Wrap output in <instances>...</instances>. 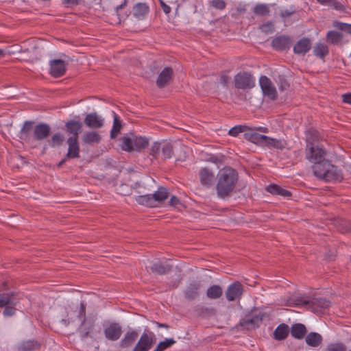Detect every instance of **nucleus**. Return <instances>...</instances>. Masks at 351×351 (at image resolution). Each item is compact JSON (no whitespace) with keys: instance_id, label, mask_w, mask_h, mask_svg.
Instances as JSON below:
<instances>
[{"instance_id":"f257e3e1","label":"nucleus","mask_w":351,"mask_h":351,"mask_svg":"<svg viewBox=\"0 0 351 351\" xmlns=\"http://www.w3.org/2000/svg\"><path fill=\"white\" fill-rule=\"evenodd\" d=\"M238 181V173L232 167L221 169L217 174L216 190L217 195L225 198L233 191Z\"/></svg>"},{"instance_id":"f03ea898","label":"nucleus","mask_w":351,"mask_h":351,"mask_svg":"<svg viewBox=\"0 0 351 351\" xmlns=\"http://www.w3.org/2000/svg\"><path fill=\"white\" fill-rule=\"evenodd\" d=\"M121 148L122 150L131 152H140L149 145V139L145 136H135L130 133L126 134L120 138Z\"/></svg>"},{"instance_id":"7ed1b4c3","label":"nucleus","mask_w":351,"mask_h":351,"mask_svg":"<svg viewBox=\"0 0 351 351\" xmlns=\"http://www.w3.org/2000/svg\"><path fill=\"white\" fill-rule=\"evenodd\" d=\"M149 154L155 160L160 158L163 160L170 159L173 156V147L170 142H154L149 149Z\"/></svg>"},{"instance_id":"20e7f679","label":"nucleus","mask_w":351,"mask_h":351,"mask_svg":"<svg viewBox=\"0 0 351 351\" xmlns=\"http://www.w3.org/2000/svg\"><path fill=\"white\" fill-rule=\"evenodd\" d=\"M256 131L263 132V133H267L269 132V129L267 127H256V128H250L248 127V130L246 132L243 134V138L256 145L258 146H264L265 141L266 138V135L260 134L256 132Z\"/></svg>"},{"instance_id":"39448f33","label":"nucleus","mask_w":351,"mask_h":351,"mask_svg":"<svg viewBox=\"0 0 351 351\" xmlns=\"http://www.w3.org/2000/svg\"><path fill=\"white\" fill-rule=\"evenodd\" d=\"M234 84L237 89H251L255 86V78L249 72L241 71L235 75Z\"/></svg>"},{"instance_id":"423d86ee","label":"nucleus","mask_w":351,"mask_h":351,"mask_svg":"<svg viewBox=\"0 0 351 351\" xmlns=\"http://www.w3.org/2000/svg\"><path fill=\"white\" fill-rule=\"evenodd\" d=\"M156 342V336L154 332H143L132 351H149Z\"/></svg>"},{"instance_id":"0eeeda50","label":"nucleus","mask_w":351,"mask_h":351,"mask_svg":"<svg viewBox=\"0 0 351 351\" xmlns=\"http://www.w3.org/2000/svg\"><path fill=\"white\" fill-rule=\"evenodd\" d=\"M326 154V150L319 146L314 147L313 143L307 140V149L306 158L311 162H319L324 159V156Z\"/></svg>"},{"instance_id":"6e6552de","label":"nucleus","mask_w":351,"mask_h":351,"mask_svg":"<svg viewBox=\"0 0 351 351\" xmlns=\"http://www.w3.org/2000/svg\"><path fill=\"white\" fill-rule=\"evenodd\" d=\"M122 327L117 322H110L104 328V335L106 339L116 341L122 335Z\"/></svg>"},{"instance_id":"1a4fd4ad","label":"nucleus","mask_w":351,"mask_h":351,"mask_svg":"<svg viewBox=\"0 0 351 351\" xmlns=\"http://www.w3.org/2000/svg\"><path fill=\"white\" fill-rule=\"evenodd\" d=\"M259 84L263 93L272 100L277 97V91L271 80L265 75H262L259 79Z\"/></svg>"},{"instance_id":"9d476101","label":"nucleus","mask_w":351,"mask_h":351,"mask_svg":"<svg viewBox=\"0 0 351 351\" xmlns=\"http://www.w3.org/2000/svg\"><path fill=\"white\" fill-rule=\"evenodd\" d=\"M34 122L25 121L19 132V138L22 143L31 145L34 143V134H32Z\"/></svg>"},{"instance_id":"9b49d317","label":"nucleus","mask_w":351,"mask_h":351,"mask_svg":"<svg viewBox=\"0 0 351 351\" xmlns=\"http://www.w3.org/2000/svg\"><path fill=\"white\" fill-rule=\"evenodd\" d=\"M243 293V287L239 281L230 284L226 291V298L228 302L240 300Z\"/></svg>"},{"instance_id":"f8f14e48","label":"nucleus","mask_w":351,"mask_h":351,"mask_svg":"<svg viewBox=\"0 0 351 351\" xmlns=\"http://www.w3.org/2000/svg\"><path fill=\"white\" fill-rule=\"evenodd\" d=\"M292 43V39L287 35H280L274 37L271 43L274 49L278 51L289 50Z\"/></svg>"},{"instance_id":"ddd939ff","label":"nucleus","mask_w":351,"mask_h":351,"mask_svg":"<svg viewBox=\"0 0 351 351\" xmlns=\"http://www.w3.org/2000/svg\"><path fill=\"white\" fill-rule=\"evenodd\" d=\"M49 73L54 77H60L66 72V63L60 59H56L50 61Z\"/></svg>"},{"instance_id":"4468645a","label":"nucleus","mask_w":351,"mask_h":351,"mask_svg":"<svg viewBox=\"0 0 351 351\" xmlns=\"http://www.w3.org/2000/svg\"><path fill=\"white\" fill-rule=\"evenodd\" d=\"M84 122L90 128L99 129L104 126V119L96 112H91L85 117Z\"/></svg>"},{"instance_id":"2eb2a0df","label":"nucleus","mask_w":351,"mask_h":351,"mask_svg":"<svg viewBox=\"0 0 351 351\" xmlns=\"http://www.w3.org/2000/svg\"><path fill=\"white\" fill-rule=\"evenodd\" d=\"M326 176L323 178L324 180L326 182H333V181H341L343 179V174L340 169L337 168V167L331 164L329 161L328 165V169L325 173Z\"/></svg>"},{"instance_id":"dca6fc26","label":"nucleus","mask_w":351,"mask_h":351,"mask_svg":"<svg viewBox=\"0 0 351 351\" xmlns=\"http://www.w3.org/2000/svg\"><path fill=\"white\" fill-rule=\"evenodd\" d=\"M68 151L66 157L69 159L78 158L80 154V148L77 137L68 138Z\"/></svg>"},{"instance_id":"f3484780","label":"nucleus","mask_w":351,"mask_h":351,"mask_svg":"<svg viewBox=\"0 0 351 351\" xmlns=\"http://www.w3.org/2000/svg\"><path fill=\"white\" fill-rule=\"evenodd\" d=\"M138 337V332L137 330L132 328L128 329L119 342L120 347L122 348H128L132 346Z\"/></svg>"},{"instance_id":"a211bd4d","label":"nucleus","mask_w":351,"mask_h":351,"mask_svg":"<svg viewBox=\"0 0 351 351\" xmlns=\"http://www.w3.org/2000/svg\"><path fill=\"white\" fill-rule=\"evenodd\" d=\"M51 132V128L46 123H39L34 128V141H41L47 138Z\"/></svg>"},{"instance_id":"6ab92c4d","label":"nucleus","mask_w":351,"mask_h":351,"mask_svg":"<svg viewBox=\"0 0 351 351\" xmlns=\"http://www.w3.org/2000/svg\"><path fill=\"white\" fill-rule=\"evenodd\" d=\"M173 70L170 67L164 68L160 73L157 80L156 85L158 88H162L167 86L172 79Z\"/></svg>"},{"instance_id":"aec40b11","label":"nucleus","mask_w":351,"mask_h":351,"mask_svg":"<svg viewBox=\"0 0 351 351\" xmlns=\"http://www.w3.org/2000/svg\"><path fill=\"white\" fill-rule=\"evenodd\" d=\"M199 181L203 186H210L215 179L214 173L209 169L204 167L202 168L199 171Z\"/></svg>"},{"instance_id":"412c9836","label":"nucleus","mask_w":351,"mask_h":351,"mask_svg":"<svg viewBox=\"0 0 351 351\" xmlns=\"http://www.w3.org/2000/svg\"><path fill=\"white\" fill-rule=\"evenodd\" d=\"M201 288V283L194 281L188 285L184 291V296L186 299L193 300L199 295V290Z\"/></svg>"},{"instance_id":"4be33fe9","label":"nucleus","mask_w":351,"mask_h":351,"mask_svg":"<svg viewBox=\"0 0 351 351\" xmlns=\"http://www.w3.org/2000/svg\"><path fill=\"white\" fill-rule=\"evenodd\" d=\"M149 12V7L145 3H137L132 8L133 16L138 19L143 20Z\"/></svg>"},{"instance_id":"5701e85b","label":"nucleus","mask_w":351,"mask_h":351,"mask_svg":"<svg viewBox=\"0 0 351 351\" xmlns=\"http://www.w3.org/2000/svg\"><path fill=\"white\" fill-rule=\"evenodd\" d=\"M329 160H323L322 161H319V162H315L312 166L313 174L319 180H323L324 176H326L325 173L328 169Z\"/></svg>"},{"instance_id":"b1692460","label":"nucleus","mask_w":351,"mask_h":351,"mask_svg":"<svg viewBox=\"0 0 351 351\" xmlns=\"http://www.w3.org/2000/svg\"><path fill=\"white\" fill-rule=\"evenodd\" d=\"M313 311L315 313H324L330 305V302L324 298H315L310 302Z\"/></svg>"},{"instance_id":"393cba45","label":"nucleus","mask_w":351,"mask_h":351,"mask_svg":"<svg viewBox=\"0 0 351 351\" xmlns=\"http://www.w3.org/2000/svg\"><path fill=\"white\" fill-rule=\"evenodd\" d=\"M287 146V142L284 139H277L274 138L266 136L263 147L269 149L273 148L278 150H283Z\"/></svg>"},{"instance_id":"a878e982","label":"nucleus","mask_w":351,"mask_h":351,"mask_svg":"<svg viewBox=\"0 0 351 351\" xmlns=\"http://www.w3.org/2000/svg\"><path fill=\"white\" fill-rule=\"evenodd\" d=\"M311 40L307 38H302L299 40L293 47V51L296 54H305L311 49Z\"/></svg>"},{"instance_id":"bb28decb","label":"nucleus","mask_w":351,"mask_h":351,"mask_svg":"<svg viewBox=\"0 0 351 351\" xmlns=\"http://www.w3.org/2000/svg\"><path fill=\"white\" fill-rule=\"evenodd\" d=\"M65 127L66 131L72 134L71 137H77L78 138V135L82 132V123L79 121L75 120H69L66 122Z\"/></svg>"},{"instance_id":"cd10ccee","label":"nucleus","mask_w":351,"mask_h":351,"mask_svg":"<svg viewBox=\"0 0 351 351\" xmlns=\"http://www.w3.org/2000/svg\"><path fill=\"white\" fill-rule=\"evenodd\" d=\"M291 336L297 339H302L306 332L307 330L306 326L300 323L293 324L291 327Z\"/></svg>"},{"instance_id":"c85d7f7f","label":"nucleus","mask_w":351,"mask_h":351,"mask_svg":"<svg viewBox=\"0 0 351 351\" xmlns=\"http://www.w3.org/2000/svg\"><path fill=\"white\" fill-rule=\"evenodd\" d=\"M149 268V270L154 274L164 275L171 270L172 265L169 264H162L160 262H157L152 264Z\"/></svg>"},{"instance_id":"c756f323","label":"nucleus","mask_w":351,"mask_h":351,"mask_svg":"<svg viewBox=\"0 0 351 351\" xmlns=\"http://www.w3.org/2000/svg\"><path fill=\"white\" fill-rule=\"evenodd\" d=\"M289 328L286 324H281L277 326L274 332V338L278 341L285 340L289 335Z\"/></svg>"},{"instance_id":"7c9ffc66","label":"nucleus","mask_w":351,"mask_h":351,"mask_svg":"<svg viewBox=\"0 0 351 351\" xmlns=\"http://www.w3.org/2000/svg\"><path fill=\"white\" fill-rule=\"evenodd\" d=\"M323 338L321 335L315 332H309L305 339L306 344L311 347H318L321 345Z\"/></svg>"},{"instance_id":"2f4dec72","label":"nucleus","mask_w":351,"mask_h":351,"mask_svg":"<svg viewBox=\"0 0 351 351\" xmlns=\"http://www.w3.org/2000/svg\"><path fill=\"white\" fill-rule=\"evenodd\" d=\"M136 202L142 206L147 207H156L154 197L152 194H147L143 195H138L135 197Z\"/></svg>"},{"instance_id":"473e14b6","label":"nucleus","mask_w":351,"mask_h":351,"mask_svg":"<svg viewBox=\"0 0 351 351\" xmlns=\"http://www.w3.org/2000/svg\"><path fill=\"white\" fill-rule=\"evenodd\" d=\"M267 191L272 195H278L282 197H290L291 196V193L280 186L274 184H269L267 186L266 189Z\"/></svg>"},{"instance_id":"72a5a7b5","label":"nucleus","mask_w":351,"mask_h":351,"mask_svg":"<svg viewBox=\"0 0 351 351\" xmlns=\"http://www.w3.org/2000/svg\"><path fill=\"white\" fill-rule=\"evenodd\" d=\"M40 348V343L36 340H27L19 346V351H34Z\"/></svg>"},{"instance_id":"f704fd0d","label":"nucleus","mask_w":351,"mask_h":351,"mask_svg":"<svg viewBox=\"0 0 351 351\" xmlns=\"http://www.w3.org/2000/svg\"><path fill=\"white\" fill-rule=\"evenodd\" d=\"M326 38L330 44L338 45L342 42L343 36L341 32L337 31H329L326 34Z\"/></svg>"},{"instance_id":"c9c22d12","label":"nucleus","mask_w":351,"mask_h":351,"mask_svg":"<svg viewBox=\"0 0 351 351\" xmlns=\"http://www.w3.org/2000/svg\"><path fill=\"white\" fill-rule=\"evenodd\" d=\"M169 192L167 188L163 186H160L158 190L152 194L154 197L155 203L156 206L159 203L164 202L165 199L168 198Z\"/></svg>"},{"instance_id":"e433bc0d","label":"nucleus","mask_w":351,"mask_h":351,"mask_svg":"<svg viewBox=\"0 0 351 351\" xmlns=\"http://www.w3.org/2000/svg\"><path fill=\"white\" fill-rule=\"evenodd\" d=\"M101 136L96 131L88 132L83 136V141L86 144L99 143L101 141Z\"/></svg>"},{"instance_id":"4c0bfd02","label":"nucleus","mask_w":351,"mask_h":351,"mask_svg":"<svg viewBox=\"0 0 351 351\" xmlns=\"http://www.w3.org/2000/svg\"><path fill=\"white\" fill-rule=\"evenodd\" d=\"M223 294L222 288L219 285H212L207 289L206 296L212 300L219 298Z\"/></svg>"},{"instance_id":"58836bf2","label":"nucleus","mask_w":351,"mask_h":351,"mask_svg":"<svg viewBox=\"0 0 351 351\" xmlns=\"http://www.w3.org/2000/svg\"><path fill=\"white\" fill-rule=\"evenodd\" d=\"M113 112V125L110 131V138H114L117 136L121 129V122L119 117L114 112Z\"/></svg>"},{"instance_id":"ea45409f","label":"nucleus","mask_w":351,"mask_h":351,"mask_svg":"<svg viewBox=\"0 0 351 351\" xmlns=\"http://www.w3.org/2000/svg\"><path fill=\"white\" fill-rule=\"evenodd\" d=\"M314 54L320 58L326 57L328 53V47L326 45L323 43H317L313 50Z\"/></svg>"},{"instance_id":"a19ab883","label":"nucleus","mask_w":351,"mask_h":351,"mask_svg":"<svg viewBox=\"0 0 351 351\" xmlns=\"http://www.w3.org/2000/svg\"><path fill=\"white\" fill-rule=\"evenodd\" d=\"M253 12L258 16H267L270 12V10L267 4L258 3L254 7Z\"/></svg>"},{"instance_id":"79ce46f5","label":"nucleus","mask_w":351,"mask_h":351,"mask_svg":"<svg viewBox=\"0 0 351 351\" xmlns=\"http://www.w3.org/2000/svg\"><path fill=\"white\" fill-rule=\"evenodd\" d=\"M176 343V341L173 338L165 339L160 341L153 351H164Z\"/></svg>"},{"instance_id":"37998d69","label":"nucleus","mask_w":351,"mask_h":351,"mask_svg":"<svg viewBox=\"0 0 351 351\" xmlns=\"http://www.w3.org/2000/svg\"><path fill=\"white\" fill-rule=\"evenodd\" d=\"M289 304L291 306H304L310 304V301L303 296H294L289 299Z\"/></svg>"},{"instance_id":"c03bdc74","label":"nucleus","mask_w":351,"mask_h":351,"mask_svg":"<svg viewBox=\"0 0 351 351\" xmlns=\"http://www.w3.org/2000/svg\"><path fill=\"white\" fill-rule=\"evenodd\" d=\"M258 29L265 34H272L275 31V26L272 21H267L260 25Z\"/></svg>"},{"instance_id":"a18cd8bd","label":"nucleus","mask_w":351,"mask_h":351,"mask_svg":"<svg viewBox=\"0 0 351 351\" xmlns=\"http://www.w3.org/2000/svg\"><path fill=\"white\" fill-rule=\"evenodd\" d=\"M247 130H248V126L245 125H236V126L232 128L229 130L228 134L232 136L235 137V136H237L240 133H243V134H244L245 132H246Z\"/></svg>"},{"instance_id":"49530a36","label":"nucleus","mask_w":351,"mask_h":351,"mask_svg":"<svg viewBox=\"0 0 351 351\" xmlns=\"http://www.w3.org/2000/svg\"><path fill=\"white\" fill-rule=\"evenodd\" d=\"M332 25L334 27L341 31L351 34V24L342 23L338 21H333Z\"/></svg>"},{"instance_id":"de8ad7c7","label":"nucleus","mask_w":351,"mask_h":351,"mask_svg":"<svg viewBox=\"0 0 351 351\" xmlns=\"http://www.w3.org/2000/svg\"><path fill=\"white\" fill-rule=\"evenodd\" d=\"M209 5L217 10H223L226 7V3L224 0H210Z\"/></svg>"},{"instance_id":"09e8293b","label":"nucleus","mask_w":351,"mask_h":351,"mask_svg":"<svg viewBox=\"0 0 351 351\" xmlns=\"http://www.w3.org/2000/svg\"><path fill=\"white\" fill-rule=\"evenodd\" d=\"M12 294H0V308L5 307L7 304H14V300L12 299Z\"/></svg>"},{"instance_id":"8fccbe9b","label":"nucleus","mask_w":351,"mask_h":351,"mask_svg":"<svg viewBox=\"0 0 351 351\" xmlns=\"http://www.w3.org/2000/svg\"><path fill=\"white\" fill-rule=\"evenodd\" d=\"M326 351H346V346L343 343H330L326 348Z\"/></svg>"},{"instance_id":"3c124183","label":"nucleus","mask_w":351,"mask_h":351,"mask_svg":"<svg viewBox=\"0 0 351 351\" xmlns=\"http://www.w3.org/2000/svg\"><path fill=\"white\" fill-rule=\"evenodd\" d=\"M16 304V302L14 301V304H7L5 306V308L3 310V314L5 317H11L13 316L16 311V308H15V306Z\"/></svg>"},{"instance_id":"603ef678","label":"nucleus","mask_w":351,"mask_h":351,"mask_svg":"<svg viewBox=\"0 0 351 351\" xmlns=\"http://www.w3.org/2000/svg\"><path fill=\"white\" fill-rule=\"evenodd\" d=\"M64 140V136L60 133H56L51 137V146L54 147L62 145Z\"/></svg>"},{"instance_id":"864d4df0","label":"nucleus","mask_w":351,"mask_h":351,"mask_svg":"<svg viewBox=\"0 0 351 351\" xmlns=\"http://www.w3.org/2000/svg\"><path fill=\"white\" fill-rule=\"evenodd\" d=\"M77 317H82V324H84L86 322V304L84 302H82L77 308Z\"/></svg>"},{"instance_id":"5fc2aeb1","label":"nucleus","mask_w":351,"mask_h":351,"mask_svg":"<svg viewBox=\"0 0 351 351\" xmlns=\"http://www.w3.org/2000/svg\"><path fill=\"white\" fill-rule=\"evenodd\" d=\"M278 86L279 90L283 91L289 88V84L284 77H279Z\"/></svg>"},{"instance_id":"6e6d98bb","label":"nucleus","mask_w":351,"mask_h":351,"mask_svg":"<svg viewBox=\"0 0 351 351\" xmlns=\"http://www.w3.org/2000/svg\"><path fill=\"white\" fill-rule=\"evenodd\" d=\"M328 6L336 10H339V11H341L343 10V5L337 1V0H330V2L328 5Z\"/></svg>"},{"instance_id":"4d7b16f0","label":"nucleus","mask_w":351,"mask_h":351,"mask_svg":"<svg viewBox=\"0 0 351 351\" xmlns=\"http://www.w3.org/2000/svg\"><path fill=\"white\" fill-rule=\"evenodd\" d=\"M256 321L261 322L262 317H255L254 318L244 319L243 322H241V325L243 326L253 325Z\"/></svg>"},{"instance_id":"13d9d810","label":"nucleus","mask_w":351,"mask_h":351,"mask_svg":"<svg viewBox=\"0 0 351 351\" xmlns=\"http://www.w3.org/2000/svg\"><path fill=\"white\" fill-rule=\"evenodd\" d=\"M230 80V77L228 76L226 73H222L220 75V83L224 86H227L228 85Z\"/></svg>"},{"instance_id":"bf43d9fd","label":"nucleus","mask_w":351,"mask_h":351,"mask_svg":"<svg viewBox=\"0 0 351 351\" xmlns=\"http://www.w3.org/2000/svg\"><path fill=\"white\" fill-rule=\"evenodd\" d=\"M295 10L293 8H291V9L285 10L282 11L280 13V16L282 19H286V18L291 16L293 14L295 13Z\"/></svg>"},{"instance_id":"052dcab7","label":"nucleus","mask_w":351,"mask_h":351,"mask_svg":"<svg viewBox=\"0 0 351 351\" xmlns=\"http://www.w3.org/2000/svg\"><path fill=\"white\" fill-rule=\"evenodd\" d=\"M159 2H160V7L162 8L163 12L166 14H169L171 11L170 6H169L167 4H166L163 0H159Z\"/></svg>"},{"instance_id":"680f3d73","label":"nucleus","mask_w":351,"mask_h":351,"mask_svg":"<svg viewBox=\"0 0 351 351\" xmlns=\"http://www.w3.org/2000/svg\"><path fill=\"white\" fill-rule=\"evenodd\" d=\"M169 203L171 206L176 207L178 204H180V202L176 196L172 195L170 198Z\"/></svg>"},{"instance_id":"e2e57ef3","label":"nucleus","mask_w":351,"mask_h":351,"mask_svg":"<svg viewBox=\"0 0 351 351\" xmlns=\"http://www.w3.org/2000/svg\"><path fill=\"white\" fill-rule=\"evenodd\" d=\"M343 101L351 104V93H347L342 95Z\"/></svg>"},{"instance_id":"0e129e2a","label":"nucleus","mask_w":351,"mask_h":351,"mask_svg":"<svg viewBox=\"0 0 351 351\" xmlns=\"http://www.w3.org/2000/svg\"><path fill=\"white\" fill-rule=\"evenodd\" d=\"M80 0H62V3L66 5H77Z\"/></svg>"},{"instance_id":"69168bd1","label":"nucleus","mask_w":351,"mask_h":351,"mask_svg":"<svg viewBox=\"0 0 351 351\" xmlns=\"http://www.w3.org/2000/svg\"><path fill=\"white\" fill-rule=\"evenodd\" d=\"M236 11L238 14H243L244 12H245L246 11V7L245 5H239L238 7H237L236 8Z\"/></svg>"},{"instance_id":"338daca9","label":"nucleus","mask_w":351,"mask_h":351,"mask_svg":"<svg viewBox=\"0 0 351 351\" xmlns=\"http://www.w3.org/2000/svg\"><path fill=\"white\" fill-rule=\"evenodd\" d=\"M128 4V0H123L122 3L119 5H117L115 8L116 11L118 12L119 10L123 9L124 7H125Z\"/></svg>"},{"instance_id":"774afa93","label":"nucleus","mask_w":351,"mask_h":351,"mask_svg":"<svg viewBox=\"0 0 351 351\" xmlns=\"http://www.w3.org/2000/svg\"><path fill=\"white\" fill-rule=\"evenodd\" d=\"M154 324L157 326V327L158 328H169V325H167V324H161V323H159L158 322H154Z\"/></svg>"}]
</instances>
